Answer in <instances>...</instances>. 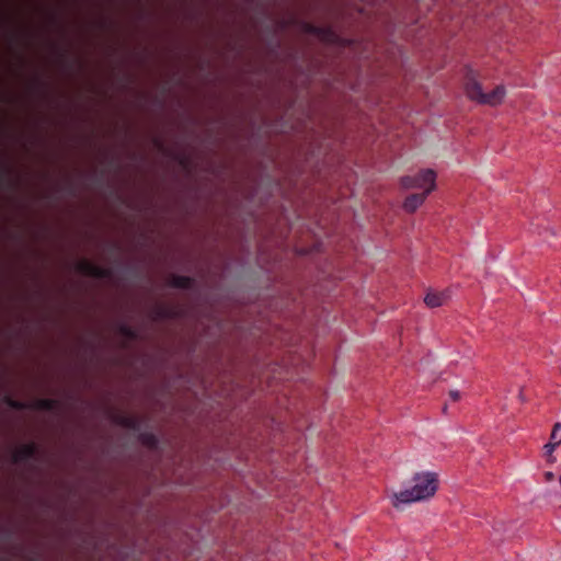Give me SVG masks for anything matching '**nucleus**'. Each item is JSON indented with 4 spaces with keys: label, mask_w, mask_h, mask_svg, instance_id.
Listing matches in <instances>:
<instances>
[{
    "label": "nucleus",
    "mask_w": 561,
    "mask_h": 561,
    "mask_svg": "<svg viewBox=\"0 0 561 561\" xmlns=\"http://www.w3.org/2000/svg\"><path fill=\"white\" fill-rule=\"evenodd\" d=\"M154 145L159 150H164V144L160 138L154 139Z\"/></svg>",
    "instance_id": "a211bd4d"
},
{
    "label": "nucleus",
    "mask_w": 561,
    "mask_h": 561,
    "mask_svg": "<svg viewBox=\"0 0 561 561\" xmlns=\"http://www.w3.org/2000/svg\"><path fill=\"white\" fill-rule=\"evenodd\" d=\"M449 397L451 398L453 401H457L460 398V393L457 390H451L449 392Z\"/></svg>",
    "instance_id": "dca6fc26"
},
{
    "label": "nucleus",
    "mask_w": 561,
    "mask_h": 561,
    "mask_svg": "<svg viewBox=\"0 0 561 561\" xmlns=\"http://www.w3.org/2000/svg\"><path fill=\"white\" fill-rule=\"evenodd\" d=\"M7 403L9 407L16 409V410H21L24 408L22 402H20L18 400L10 399V398H8Z\"/></svg>",
    "instance_id": "4468645a"
},
{
    "label": "nucleus",
    "mask_w": 561,
    "mask_h": 561,
    "mask_svg": "<svg viewBox=\"0 0 561 561\" xmlns=\"http://www.w3.org/2000/svg\"><path fill=\"white\" fill-rule=\"evenodd\" d=\"M437 476L432 472L416 473L412 479L411 488L394 492L391 504L399 508L401 504H410L433 496L437 490Z\"/></svg>",
    "instance_id": "f257e3e1"
},
{
    "label": "nucleus",
    "mask_w": 561,
    "mask_h": 561,
    "mask_svg": "<svg viewBox=\"0 0 561 561\" xmlns=\"http://www.w3.org/2000/svg\"><path fill=\"white\" fill-rule=\"evenodd\" d=\"M121 333L123 335H125L126 337H128V339H135L136 337L135 331L131 328H129L128 325H122L121 327Z\"/></svg>",
    "instance_id": "f8f14e48"
},
{
    "label": "nucleus",
    "mask_w": 561,
    "mask_h": 561,
    "mask_svg": "<svg viewBox=\"0 0 561 561\" xmlns=\"http://www.w3.org/2000/svg\"><path fill=\"white\" fill-rule=\"evenodd\" d=\"M158 317H161V318H164V317H169V310L164 309V308H160L158 311Z\"/></svg>",
    "instance_id": "6ab92c4d"
},
{
    "label": "nucleus",
    "mask_w": 561,
    "mask_h": 561,
    "mask_svg": "<svg viewBox=\"0 0 561 561\" xmlns=\"http://www.w3.org/2000/svg\"><path fill=\"white\" fill-rule=\"evenodd\" d=\"M169 284L174 288L188 289L193 286L194 279L190 276L173 274L169 279Z\"/></svg>",
    "instance_id": "0eeeda50"
},
{
    "label": "nucleus",
    "mask_w": 561,
    "mask_h": 561,
    "mask_svg": "<svg viewBox=\"0 0 561 561\" xmlns=\"http://www.w3.org/2000/svg\"><path fill=\"white\" fill-rule=\"evenodd\" d=\"M116 422L131 431H138L140 428V420L135 415H118Z\"/></svg>",
    "instance_id": "6e6552de"
},
{
    "label": "nucleus",
    "mask_w": 561,
    "mask_h": 561,
    "mask_svg": "<svg viewBox=\"0 0 561 561\" xmlns=\"http://www.w3.org/2000/svg\"><path fill=\"white\" fill-rule=\"evenodd\" d=\"M62 175H64V176H67L68 174H67V173H64Z\"/></svg>",
    "instance_id": "412c9836"
},
{
    "label": "nucleus",
    "mask_w": 561,
    "mask_h": 561,
    "mask_svg": "<svg viewBox=\"0 0 561 561\" xmlns=\"http://www.w3.org/2000/svg\"><path fill=\"white\" fill-rule=\"evenodd\" d=\"M36 455L37 446L34 443L24 444L13 453L12 460L14 463H21L35 458Z\"/></svg>",
    "instance_id": "39448f33"
},
{
    "label": "nucleus",
    "mask_w": 561,
    "mask_h": 561,
    "mask_svg": "<svg viewBox=\"0 0 561 561\" xmlns=\"http://www.w3.org/2000/svg\"><path fill=\"white\" fill-rule=\"evenodd\" d=\"M310 31L317 35H322V36H331L332 35L330 30H327L323 27L311 26Z\"/></svg>",
    "instance_id": "ddd939ff"
},
{
    "label": "nucleus",
    "mask_w": 561,
    "mask_h": 561,
    "mask_svg": "<svg viewBox=\"0 0 561 561\" xmlns=\"http://www.w3.org/2000/svg\"><path fill=\"white\" fill-rule=\"evenodd\" d=\"M37 405L42 410L50 411L55 408L56 401L51 399H42L38 401Z\"/></svg>",
    "instance_id": "9b49d317"
},
{
    "label": "nucleus",
    "mask_w": 561,
    "mask_h": 561,
    "mask_svg": "<svg viewBox=\"0 0 561 561\" xmlns=\"http://www.w3.org/2000/svg\"><path fill=\"white\" fill-rule=\"evenodd\" d=\"M448 297L449 295L447 291H430L425 296L424 302L430 308H436L443 306L447 301Z\"/></svg>",
    "instance_id": "423d86ee"
},
{
    "label": "nucleus",
    "mask_w": 561,
    "mask_h": 561,
    "mask_svg": "<svg viewBox=\"0 0 561 561\" xmlns=\"http://www.w3.org/2000/svg\"><path fill=\"white\" fill-rule=\"evenodd\" d=\"M550 439L556 442V444H561V423H557L551 432Z\"/></svg>",
    "instance_id": "9d476101"
},
{
    "label": "nucleus",
    "mask_w": 561,
    "mask_h": 561,
    "mask_svg": "<svg viewBox=\"0 0 561 561\" xmlns=\"http://www.w3.org/2000/svg\"><path fill=\"white\" fill-rule=\"evenodd\" d=\"M76 268L79 273L98 279L112 277L111 268L102 267L87 259L78 261L76 264Z\"/></svg>",
    "instance_id": "20e7f679"
},
{
    "label": "nucleus",
    "mask_w": 561,
    "mask_h": 561,
    "mask_svg": "<svg viewBox=\"0 0 561 561\" xmlns=\"http://www.w3.org/2000/svg\"><path fill=\"white\" fill-rule=\"evenodd\" d=\"M558 445L559 444H556V442L550 439V442L545 445L546 454L551 455Z\"/></svg>",
    "instance_id": "2eb2a0df"
},
{
    "label": "nucleus",
    "mask_w": 561,
    "mask_h": 561,
    "mask_svg": "<svg viewBox=\"0 0 561 561\" xmlns=\"http://www.w3.org/2000/svg\"><path fill=\"white\" fill-rule=\"evenodd\" d=\"M422 175H428V176H432V175H436L435 172L431 169L426 170Z\"/></svg>",
    "instance_id": "aec40b11"
},
{
    "label": "nucleus",
    "mask_w": 561,
    "mask_h": 561,
    "mask_svg": "<svg viewBox=\"0 0 561 561\" xmlns=\"http://www.w3.org/2000/svg\"><path fill=\"white\" fill-rule=\"evenodd\" d=\"M140 440L144 445L149 448H156L158 446V438L153 433L145 432L140 434Z\"/></svg>",
    "instance_id": "1a4fd4ad"
},
{
    "label": "nucleus",
    "mask_w": 561,
    "mask_h": 561,
    "mask_svg": "<svg viewBox=\"0 0 561 561\" xmlns=\"http://www.w3.org/2000/svg\"><path fill=\"white\" fill-rule=\"evenodd\" d=\"M466 93L468 98L473 101L495 106L503 101L505 88L504 85H497L490 93H484L480 83L477 81L476 73L469 70L466 76Z\"/></svg>",
    "instance_id": "7ed1b4c3"
},
{
    "label": "nucleus",
    "mask_w": 561,
    "mask_h": 561,
    "mask_svg": "<svg viewBox=\"0 0 561 561\" xmlns=\"http://www.w3.org/2000/svg\"><path fill=\"white\" fill-rule=\"evenodd\" d=\"M402 185L414 190L403 202V209L407 213H414L436 188L435 178H402Z\"/></svg>",
    "instance_id": "f03ea898"
},
{
    "label": "nucleus",
    "mask_w": 561,
    "mask_h": 561,
    "mask_svg": "<svg viewBox=\"0 0 561 561\" xmlns=\"http://www.w3.org/2000/svg\"><path fill=\"white\" fill-rule=\"evenodd\" d=\"M543 476L547 482H551L554 480V473L551 471H546Z\"/></svg>",
    "instance_id": "f3484780"
}]
</instances>
